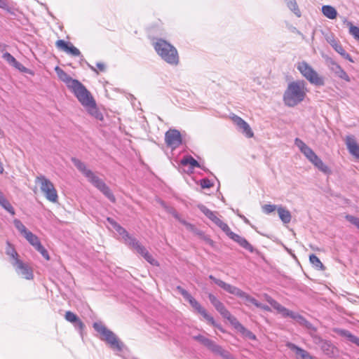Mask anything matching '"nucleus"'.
I'll use <instances>...</instances> for the list:
<instances>
[{
  "label": "nucleus",
  "mask_w": 359,
  "mask_h": 359,
  "mask_svg": "<svg viewBox=\"0 0 359 359\" xmlns=\"http://www.w3.org/2000/svg\"><path fill=\"white\" fill-rule=\"evenodd\" d=\"M55 71L58 78L66 84L67 87L69 90L72 89L73 87L76 86L79 81L76 79H72L69 75H68L63 69H62L58 66L55 67Z\"/></svg>",
  "instance_id": "19"
},
{
  "label": "nucleus",
  "mask_w": 359,
  "mask_h": 359,
  "mask_svg": "<svg viewBox=\"0 0 359 359\" xmlns=\"http://www.w3.org/2000/svg\"><path fill=\"white\" fill-rule=\"evenodd\" d=\"M263 297L275 310L280 314H283V311H286V308L273 299L267 294H264Z\"/></svg>",
  "instance_id": "27"
},
{
  "label": "nucleus",
  "mask_w": 359,
  "mask_h": 359,
  "mask_svg": "<svg viewBox=\"0 0 359 359\" xmlns=\"http://www.w3.org/2000/svg\"><path fill=\"white\" fill-rule=\"evenodd\" d=\"M294 144L298 147L300 151L305 156V157L310 161H313V159L317 156L316 153L310 148L308 145H306L302 140L299 138H296L294 140Z\"/></svg>",
  "instance_id": "18"
},
{
  "label": "nucleus",
  "mask_w": 359,
  "mask_h": 359,
  "mask_svg": "<svg viewBox=\"0 0 359 359\" xmlns=\"http://www.w3.org/2000/svg\"><path fill=\"white\" fill-rule=\"evenodd\" d=\"M297 69L302 76L308 80L311 84L317 86L325 85V79L320 76L318 72L306 62L302 61L297 64Z\"/></svg>",
  "instance_id": "8"
},
{
  "label": "nucleus",
  "mask_w": 359,
  "mask_h": 359,
  "mask_svg": "<svg viewBox=\"0 0 359 359\" xmlns=\"http://www.w3.org/2000/svg\"><path fill=\"white\" fill-rule=\"evenodd\" d=\"M73 324L76 329L80 330H82L85 327L84 324L79 318H78L77 320Z\"/></svg>",
  "instance_id": "50"
},
{
  "label": "nucleus",
  "mask_w": 359,
  "mask_h": 359,
  "mask_svg": "<svg viewBox=\"0 0 359 359\" xmlns=\"http://www.w3.org/2000/svg\"><path fill=\"white\" fill-rule=\"evenodd\" d=\"M93 327L98 333L101 334V339L106 341L111 349L117 353L121 352L123 351L124 348L123 343L120 341V339L112 331L107 329L101 323H94Z\"/></svg>",
  "instance_id": "6"
},
{
  "label": "nucleus",
  "mask_w": 359,
  "mask_h": 359,
  "mask_svg": "<svg viewBox=\"0 0 359 359\" xmlns=\"http://www.w3.org/2000/svg\"><path fill=\"white\" fill-rule=\"evenodd\" d=\"M35 182L39 186L41 193L48 201L53 203H57V191L53 183L49 179L43 175H40L36 177Z\"/></svg>",
  "instance_id": "7"
},
{
  "label": "nucleus",
  "mask_w": 359,
  "mask_h": 359,
  "mask_svg": "<svg viewBox=\"0 0 359 359\" xmlns=\"http://www.w3.org/2000/svg\"><path fill=\"white\" fill-rule=\"evenodd\" d=\"M201 344L205 346L215 355H219L223 359H233V357L228 351L208 337H206Z\"/></svg>",
  "instance_id": "10"
},
{
  "label": "nucleus",
  "mask_w": 359,
  "mask_h": 359,
  "mask_svg": "<svg viewBox=\"0 0 359 359\" xmlns=\"http://www.w3.org/2000/svg\"><path fill=\"white\" fill-rule=\"evenodd\" d=\"M231 119L233 122V123L237 126L238 129L245 135L248 138L252 137L254 133L250 126V125L244 121L240 116L233 114L231 116Z\"/></svg>",
  "instance_id": "15"
},
{
  "label": "nucleus",
  "mask_w": 359,
  "mask_h": 359,
  "mask_svg": "<svg viewBox=\"0 0 359 359\" xmlns=\"http://www.w3.org/2000/svg\"><path fill=\"white\" fill-rule=\"evenodd\" d=\"M229 294L245 299L248 302L254 304L256 307H258V305L259 304V302L254 297L250 296L246 292L242 291L241 289L234 285L232 290L230 291Z\"/></svg>",
  "instance_id": "24"
},
{
  "label": "nucleus",
  "mask_w": 359,
  "mask_h": 359,
  "mask_svg": "<svg viewBox=\"0 0 359 359\" xmlns=\"http://www.w3.org/2000/svg\"><path fill=\"white\" fill-rule=\"evenodd\" d=\"M0 205L11 215H15V210L11 203L0 191Z\"/></svg>",
  "instance_id": "31"
},
{
  "label": "nucleus",
  "mask_w": 359,
  "mask_h": 359,
  "mask_svg": "<svg viewBox=\"0 0 359 359\" xmlns=\"http://www.w3.org/2000/svg\"><path fill=\"white\" fill-rule=\"evenodd\" d=\"M74 166L88 179V180L100 190L111 202L115 203L116 198L104 182L99 178L92 170L88 169L86 164L79 159L72 158Z\"/></svg>",
  "instance_id": "2"
},
{
  "label": "nucleus",
  "mask_w": 359,
  "mask_h": 359,
  "mask_svg": "<svg viewBox=\"0 0 359 359\" xmlns=\"http://www.w3.org/2000/svg\"><path fill=\"white\" fill-rule=\"evenodd\" d=\"M309 260L313 266L318 270H324L325 266L323 263L320 262L319 258L315 255L312 254L309 256Z\"/></svg>",
  "instance_id": "39"
},
{
  "label": "nucleus",
  "mask_w": 359,
  "mask_h": 359,
  "mask_svg": "<svg viewBox=\"0 0 359 359\" xmlns=\"http://www.w3.org/2000/svg\"><path fill=\"white\" fill-rule=\"evenodd\" d=\"M345 142L349 153L359 160V144L355 137L351 135L346 136Z\"/></svg>",
  "instance_id": "22"
},
{
  "label": "nucleus",
  "mask_w": 359,
  "mask_h": 359,
  "mask_svg": "<svg viewBox=\"0 0 359 359\" xmlns=\"http://www.w3.org/2000/svg\"><path fill=\"white\" fill-rule=\"evenodd\" d=\"M233 327L250 339H256V336L251 331L246 329L241 323H239V321H238Z\"/></svg>",
  "instance_id": "32"
},
{
  "label": "nucleus",
  "mask_w": 359,
  "mask_h": 359,
  "mask_svg": "<svg viewBox=\"0 0 359 359\" xmlns=\"http://www.w3.org/2000/svg\"><path fill=\"white\" fill-rule=\"evenodd\" d=\"M219 313L223 318L226 319L232 326H233L238 321L236 317L231 314V313L226 309V307L220 311Z\"/></svg>",
  "instance_id": "38"
},
{
  "label": "nucleus",
  "mask_w": 359,
  "mask_h": 359,
  "mask_svg": "<svg viewBox=\"0 0 359 359\" xmlns=\"http://www.w3.org/2000/svg\"><path fill=\"white\" fill-rule=\"evenodd\" d=\"M96 66L99 69L100 71H101V72L105 71L106 67H105V65L104 63L97 62L96 64Z\"/></svg>",
  "instance_id": "55"
},
{
  "label": "nucleus",
  "mask_w": 359,
  "mask_h": 359,
  "mask_svg": "<svg viewBox=\"0 0 359 359\" xmlns=\"http://www.w3.org/2000/svg\"><path fill=\"white\" fill-rule=\"evenodd\" d=\"M287 7L297 16H301V12L299 9L297 4L295 0H285Z\"/></svg>",
  "instance_id": "40"
},
{
  "label": "nucleus",
  "mask_w": 359,
  "mask_h": 359,
  "mask_svg": "<svg viewBox=\"0 0 359 359\" xmlns=\"http://www.w3.org/2000/svg\"><path fill=\"white\" fill-rule=\"evenodd\" d=\"M55 45L57 48L73 56L81 55L80 50L74 46L71 43L66 42L64 40L60 39L56 41Z\"/></svg>",
  "instance_id": "20"
},
{
  "label": "nucleus",
  "mask_w": 359,
  "mask_h": 359,
  "mask_svg": "<svg viewBox=\"0 0 359 359\" xmlns=\"http://www.w3.org/2000/svg\"><path fill=\"white\" fill-rule=\"evenodd\" d=\"M327 65L329 69L339 78L350 81V77L347 73L341 68V67L333 59L328 57L326 60Z\"/></svg>",
  "instance_id": "17"
},
{
  "label": "nucleus",
  "mask_w": 359,
  "mask_h": 359,
  "mask_svg": "<svg viewBox=\"0 0 359 359\" xmlns=\"http://www.w3.org/2000/svg\"><path fill=\"white\" fill-rule=\"evenodd\" d=\"M11 265L18 276L28 280L34 279L33 269L29 263L19 259H15Z\"/></svg>",
  "instance_id": "9"
},
{
  "label": "nucleus",
  "mask_w": 359,
  "mask_h": 359,
  "mask_svg": "<svg viewBox=\"0 0 359 359\" xmlns=\"http://www.w3.org/2000/svg\"><path fill=\"white\" fill-rule=\"evenodd\" d=\"M330 45L335 50V51L340 54L344 58L348 60L351 62H354L352 57L344 50L343 47L337 41L332 40L330 41Z\"/></svg>",
  "instance_id": "28"
},
{
  "label": "nucleus",
  "mask_w": 359,
  "mask_h": 359,
  "mask_svg": "<svg viewBox=\"0 0 359 359\" xmlns=\"http://www.w3.org/2000/svg\"><path fill=\"white\" fill-rule=\"evenodd\" d=\"M177 290L180 292V294L183 296V297L188 301L192 296L184 288L181 286H177Z\"/></svg>",
  "instance_id": "45"
},
{
  "label": "nucleus",
  "mask_w": 359,
  "mask_h": 359,
  "mask_svg": "<svg viewBox=\"0 0 359 359\" xmlns=\"http://www.w3.org/2000/svg\"><path fill=\"white\" fill-rule=\"evenodd\" d=\"M257 308L262 309V310L266 311H271V309L269 306L261 304V303L259 304Z\"/></svg>",
  "instance_id": "52"
},
{
  "label": "nucleus",
  "mask_w": 359,
  "mask_h": 359,
  "mask_svg": "<svg viewBox=\"0 0 359 359\" xmlns=\"http://www.w3.org/2000/svg\"><path fill=\"white\" fill-rule=\"evenodd\" d=\"M0 8L4 9H8V6L7 0H0Z\"/></svg>",
  "instance_id": "53"
},
{
  "label": "nucleus",
  "mask_w": 359,
  "mask_h": 359,
  "mask_svg": "<svg viewBox=\"0 0 359 359\" xmlns=\"http://www.w3.org/2000/svg\"><path fill=\"white\" fill-rule=\"evenodd\" d=\"M345 24L349 28V34L357 41H359V27L353 25V23L348 21L346 18L343 20Z\"/></svg>",
  "instance_id": "35"
},
{
  "label": "nucleus",
  "mask_w": 359,
  "mask_h": 359,
  "mask_svg": "<svg viewBox=\"0 0 359 359\" xmlns=\"http://www.w3.org/2000/svg\"><path fill=\"white\" fill-rule=\"evenodd\" d=\"M209 278L212 280L215 284H217L219 287L222 288L224 290L227 292L228 293H230V291L232 290L233 285H230L229 283H226L224 282L223 280L215 278L212 275L209 276Z\"/></svg>",
  "instance_id": "37"
},
{
  "label": "nucleus",
  "mask_w": 359,
  "mask_h": 359,
  "mask_svg": "<svg viewBox=\"0 0 359 359\" xmlns=\"http://www.w3.org/2000/svg\"><path fill=\"white\" fill-rule=\"evenodd\" d=\"M157 54L167 63L177 65L179 63V55L177 49L165 40L159 39L153 43Z\"/></svg>",
  "instance_id": "5"
},
{
  "label": "nucleus",
  "mask_w": 359,
  "mask_h": 359,
  "mask_svg": "<svg viewBox=\"0 0 359 359\" xmlns=\"http://www.w3.org/2000/svg\"><path fill=\"white\" fill-rule=\"evenodd\" d=\"M112 227L111 231L118 236V239L123 240L126 245L142 255L151 264L157 265V261L149 253L147 250L135 238L130 236L122 226H112Z\"/></svg>",
  "instance_id": "3"
},
{
  "label": "nucleus",
  "mask_w": 359,
  "mask_h": 359,
  "mask_svg": "<svg viewBox=\"0 0 359 359\" xmlns=\"http://www.w3.org/2000/svg\"><path fill=\"white\" fill-rule=\"evenodd\" d=\"M278 205L273 204H265L262 206V210L264 213L269 215L275 211H278Z\"/></svg>",
  "instance_id": "41"
},
{
  "label": "nucleus",
  "mask_w": 359,
  "mask_h": 359,
  "mask_svg": "<svg viewBox=\"0 0 359 359\" xmlns=\"http://www.w3.org/2000/svg\"><path fill=\"white\" fill-rule=\"evenodd\" d=\"M285 346L291 351H294L296 355V359H316L312 356L307 351L297 346L296 344L287 341Z\"/></svg>",
  "instance_id": "21"
},
{
  "label": "nucleus",
  "mask_w": 359,
  "mask_h": 359,
  "mask_svg": "<svg viewBox=\"0 0 359 359\" xmlns=\"http://www.w3.org/2000/svg\"><path fill=\"white\" fill-rule=\"evenodd\" d=\"M15 224H19V221H17V220H16V221L15 222Z\"/></svg>",
  "instance_id": "60"
},
{
  "label": "nucleus",
  "mask_w": 359,
  "mask_h": 359,
  "mask_svg": "<svg viewBox=\"0 0 359 359\" xmlns=\"http://www.w3.org/2000/svg\"><path fill=\"white\" fill-rule=\"evenodd\" d=\"M313 341L326 355L334 357L337 354V348L330 341L325 340L318 335L313 336Z\"/></svg>",
  "instance_id": "12"
},
{
  "label": "nucleus",
  "mask_w": 359,
  "mask_h": 359,
  "mask_svg": "<svg viewBox=\"0 0 359 359\" xmlns=\"http://www.w3.org/2000/svg\"><path fill=\"white\" fill-rule=\"evenodd\" d=\"M3 46H3L2 44H0V50H2V47H3Z\"/></svg>",
  "instance_id": "61"
},
{
  "label": "nucleus",
  "mask_w": 359,
  "mask_h": 359,
  "mask_svg": "<svg viewBox=\"0 0 359 359\" xmlns=\"http://www.w3.org/2000/svg\"><path fill=\"white\" fill-rule=\"evenodd\" d=\"M225 307V306L224 305V304L220 302L219 304H217V305H215V309L219 313L220 311H222L224 308Z\"/></svg>",
  "instance_id": "54"
},
{
  "label": "nucleus",
  "mask_w": 359,
  "mask_h": 359,
  "mask_svg": "<svg viewBox=\"0 0 359 359\" xmlns=\"http://www.w3.org/2000/svg\"><path fill=\"white\" fill-rule=\"evenodd\" d=\"M311 163L323 173H330V168L323 162V161L318 156L313 159V161H311Z\"/></svg>",
  "instance_id": "36"
},
{
  "label": "nucleus",
  "mask_w": 359,
  "mask_h": 359,
  "mask_svg": "<svg viewBox=\"0 0 359 359\" xmlns=\"http://www.w3.org/2000/svg\"><path fill=\"white\" fill-rule=\"evenodd\" d=\"M244 222H248V219L245 217H244Z\"/></svg>",
  "instance_id": "59"
},
{
  "label": "nucleus",
  "mask_w": 359,
  "mask_h": 359,
  "mask_svg": "<svg viewBox=\"0 0 359 359\" xmlns=\"http://www.w3.org/2000/svg\"><path fill=\"white\" fill-rule=\"evenodd\" d=\"M89 67L94 72H95L97 74H98V72L96 70V69L93 67V66H91V65H89Z\"/></svg>",
  "instance_id": "58"
},
{
  "label": "nucleus",
  "mask_w": 359,
  "mask_h": 359,
  "mask_svg": "<svg viewBox=\"0 0 359 359\" xmlns=\"http://www.w3.org/2000/svg\"><path fill=\"white\" fill-rule=\"evenodd\" d=\"M206 338V337L203 336V335H201V334H198V335H195V336H193V339L199 342L200 344L202 343V341L203 340H205V339Z\"/></svg>",
  "instance_id": "51"
},
{
  "label": "nucleus",
  "mask_w": 359,
  "mask_h": 359,
  "mask_svg": "<svg viewBox=\"0 0 359 359\" xmlns=\"http://www.w3.org/2000/svg\"><path fill=\"white\" fill-rule=\"evenodd\" d=\"M200 185L203 189H207L212 187V183L208 179H202L200 181Z\"/></svg>",
  "instance_id": "47"
},
{
  "label": "nucleus",
  "mask_w": 359,
  "mask_h": 359,
  "mask_svg": "<svg viewBox=\"0 0 359 359\" xmlns=\"http://www.w3.org/2000/svg\"><path fill=\"white\" fill-rule=\"evenodd\" d=\"M208 298L211 304L215 306L217 304L220 302V301L212 294H209Z\"/></svg>",
  "instance_id": "48"
},
{
  "label": "nucleus",
  "mask_w": 359,
  "mask_h": 359,
  "mask_svg": "<svg viewBox=\"0 0 359 359\" xmlns=\"http://www.w3.org/2000/svg\"><path fill=\"white\" fill-rule=\"evenodd\" d=\"M346 219L351 224H359V219L351 215H346Z\"/></svg>",
  "instance_id": "49"
},
{
  "label": "nucleus",
  "mask_w": 359,
  "mask_h": 359,
  "mask_svg": "<svg viewBox=\"0 0 359 359\" xmlns=\"http://www.w3.org/2000/svg\"><path fill=\"white\" fill-rule=\"evenodd\" d=\"M352 343L356 344L358 346H359V338L357 337H355V338H353V341H352Z\"/></svg>",
  "instance_id": "56"
},
{
  "label": "nucleus",
  "mask_w": 359,
  "mask_h": 359,
  "mask_svg": "<svg viewBox=\"0 0 359 359\" xmlns=\"http://www.w3.org/2000/svg\"><path fill=\"white\" fill-rule=\"evenodd\" d=\"M307 89L304 81H293L288 84L283 95V101L288 107H294L304 100Z\"/></svg>",
  "instance_id": "4"
},
{
  "label": "nucleus",
  "mask_w": 359,
  "mask_h": 359,
  "mask_svg": "<svg viewBox=\"0 0 359 359\" xmlns=\"http://www.w3.org/2000/svg\"><path fill=\"white\" fill-rule=\"evenodd\" d=\"M359 359V358H358Z\"/></svg>",
  "instance_id": "62"
},
{
  "label": "nucleus",
  "mask_w": 359,
  "mask_h": 359,
  "mask_svg": "<svg viewBox=\"0 0 359 359\" xmlns=\"http://www.w3.org/2000/svg\"><path fill=\"white\" fill-rule=\"evenodd\" d=\"M65 318L68 322L71 323H74L77 320L79 317L73 312L68 311L65 313Z\"/></svg>",
  "instance_id": "43"
},
{
  "label": "nucleus",
  "mask_w": 359,
  "mask_h": 359,
  "mask_svg": "<svg viewBox=\"0 0 359 359\" xmlns=\"http://www.w3.org/2000/svg\"><path fill=\"white\" fill-rule=\"evenodd\" d=\"M41 255L46 259H50V256L48 255V251L46 250V248L41 245L40 243L34 248Z\"/></svg>",
  "instance_id": "42"
},
{
  "label": "nucleus",
  "mask_w": 359,
  "mask_h": 359,
  "mask_svg": "<svg viewBox=\"0 0 359 359\" xmlns=\"http://www.w3.org/2000/svg\"><path fill=\"white\" fill-rule=\"evenodd\" d=\"M19 232L27 239V241L35 248L41 242L39 238L26 229L25 226H16Z\"/></svg>",
  "instance_id": "23"
},
{
  "label": "nucleus",
  "mask_w": 359,
  "mask_h": 359,
  "mask_svg": "<svg viewBox=\"0 0 359 359\" xmlns=\"http://www.w3.org/2000/svg\"><path fill=\"white\" fill-rule=\"evenodd\" d=\"M188 302L193 307V309H194L198 313H200L210 325H213L214 327L220 328L219 325L215 322L213 317L208 314L207 311L193 297L189 299Z\"/></svg>",
  "instance_id": "14"
},
{
  "label": "nucleus",
  "mask_w": 359,
  "mask_h": 359,
  "mask_svg": "<svg viewBox=\"0 0 359 359\" xmlns=\"http://www.w3.org/2000/svg\"><path fill=\"white\" fill-rule=\"evenodd\" d=\"M3 58L11 65L13 66L16 69L24 71L25 69V67H23V65L18 62L16 59L9 53L6 52L3 54Z\"/></svg>",
  "instance_id": "29"
},
{
  "label": "nucleus",
  "mask_w": 359,
  "mask_h": 359,
  "mask_svg": "<svg viewBox=\"0 0 359 359\" xmlns=\"http://www.w3.org/2000/svg\"><path fill=\"white\" fill-rule=\"evenodd\" d=\"M222 231L233 241L237 243L241 248L250 252H253L255 248L253 246L243 237L233 233L229 228V226H220Z\"/></svg>",
  "instance_id": "11"
},
{
  "label": "nucleus",
  "mask_w": 359,
  "mask_h": 359,
  "mask_svg": "<svg viewBox=\"0 0 359 359\" xmlns=\"http://www.w3.org/2000/svg\"><path fill=\"white\" fill-rule=\"evenodd\" d=\"M177 290L180 292V294L183 296V297L188 301L192 296L184 288L181 286H177Z\"/></svg>",
  "instance_id": "46"
},
{
  "label": "nucleus",
  "mask_w": 359,
  "mask_h": 359,
  "mask_svg": "<svg viewBox=\"0 0 359 359\" xmlns=\"http://www.w3.org/2000/svg\"><path fill=\"white\" fill-rule=\"evenodd\" d=\"M198 208L213 223H215V224H220L219 219L217 217L216 212L210 210L204 205H200L198 206Z\"/></svg>",
  "instance_id": "30"
},
{
  "label": "nucleus",
  "mask_w": 359,
  "mask_h": 359,
  "mask_svg": "<svg viewBox=\"0 0 359 359\" xmlns=\"http://www.w3.org/2000/svg\"><path fill=\"white\" fill-rule=\"evenodd\" d=\"M165 142L172 150L177 148L182 142L180 131L176 129L168 130L165 134Z\"/></svg>",
  "instance_id": "13"
},
{
  "label": "nucleus",
  "mask_w": 359,
  "mask_h": 359,
  "mask_svg": "<svg viewBox=\"0 0 359 359\" xmlns=\"http://www.w3.org/2000/svg\"><path fill=\"white\" fill-rule=\"evenodd\" d=\"M278 214V217L281 222L284 224H288L291 222L292 215L291 212L288 209L283 205H278V209L277 211Z\"/></svg>",
  "instance_id": "26"
},
{
  "label": "nucleus",
  "mask_w": 359,
  "mask_h": 359,
  "mask_svg": "<svg viewBox=\"0 0 359 359\" xmlns=\"http://www.w3.org/2000/svg\"><path fill=\"white\" fill-rule=\"evenodd\" d=\"M283 317H290L292 319H294L297 323L299 325L305 327L306 328L316 331V328L313 327V325L309 323L308 320H306V318L299 315L297 313H294L286 308V311H283L282 314Z\"/></svg>",
  "instance_id": "16"
},
{
  "label": "nucleus",
  "mask_w": 359,
  "mask_h": 359,
  "mask_svg": "<svg viewBox=\"0 0 359 359\" xmlns=\"http://www.w3.org/2000/svg\"><path fill=\"white\" fill-rule=\"evenodd\" d=\"M88 113L97 120H102L103 116L99 111L95 100L87 88L80 82L70 90Z\"/></svg>",
  "instance_id": "1"
},
{
  "label": "nucleus",
  "mask_w": 359,
  "mask_h": 359,
  "mask_svg": "<svg viewBox=\"0 0 359 359\" xmlns=\"http://www.w3.org/2000/svg\"><path fill=\"white\" fill-rule=\"evenodd\" d=\"M337 332L341 336L346 337L351 342L353 341V338L355 337L349 331L346 330H339Z\"/></svg>",
  "instance_id": "44"
},
{
  "label": "nucleus",
  "mask_w": 359,
  "mask_h": 359,
  "mask_svg": "<svg viewBox=\"0 0 359 359\" xmlns=\"http://www.w3.org/2000/svg\"><path fill=\"white\" fill-rule=\"evenodd\" d=\"M323 14L330 20H334L337 16V10L332 6L325 5L322 7Z\"/></svg>",
  "instance_id": "34"
},
{
  "label": "nucleus",
  "mask_w": 359,
  "mask_h": 359,
  "mask_svg": "<svg viewBox=\"0 0 359 359\" xmlns=\"http://www.w3.org/2000/svg\"><path fill=\"white\" fill-rule=\"evenodd\" d=\"M180 165L182 166L189 165L188 172H192L195 168H200L198 162L190 155L184 156L180 161Z\"/></svg>",
  "instance_id": "25"
},
{
  "label": "nucleus",
  "mask_w": 359,
  "mask_h": 359,
  "mask_svg": "<svg viewBox=\"0 0 359 359\" xmlns=\"http://www.w3.org/2000/svg\"><path fill=\"white\" fill-rule=\"evenodd\" d=\"M6 254L9 256V262L11 264H13L15 259H20V255L16 252L14 247L8 242L6 248Z\"/></svg>",
  "instance_id": "33"
},
{
  "label": "nucleus",
  "mask_w": 359,
  "mask_h": 359,
  "mask_svg": "<svg viewBox=\"0 0 359 359\" xmlns=\"http://www.w3.org/2000/svg\"><path fill=\"white\" fill-rule=\"evenodd\" d=\"M4 136V133L3 130L0 128V138H2Z\"/></svg>",
  "instance_id": "57"
}]
</instances>
